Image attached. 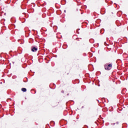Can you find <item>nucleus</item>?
Here are the masks:
<instances>
[{
  "mask_svg": "<svg viewBox=\"0 0 128 128\" xmlns=\"http://www.w3.org/2000/svg\"><path fill=\"white\" fill-rule=\"evenodd\" d=\"M112 65L111 64H108V66L106 64L104 66L105 70H110L112 69Z\"/></svg>",
  "mask_w": 128,
  "mask_h": 128,
  "instance_id": "f257e3e1",
  "label": "nucleus"
},
{
  "mask_svg": "<svg viewBox=\"0 0 128 128\" xmlns=\"http://www.w3.org/2000/svg\"><path fill=\"white\" fill-rule=\"evenodd\" d=\"M32 52H36V50H38V48L34 47L32 49Z\"/></svg>",
  "mask_w": 128,
  "mask_h": 128,
  "instance_id": "f03ea898",
  "label": "nucleus"
},
{
  "mask_svg": "<svg viewBox=\"0 0 128 128\" xmlns=\"http://www.w3.org/2000/svg\"><path fill=\"white\" fill-rule=\"evenodd\" d=\"M22 92H26V88H22Z\"/></svg>",
  "mask_w": 128,
  "mask_h": 128,
  "instance_id": "7ed1b4c3",
  "label": "nucleus"
},
{
  "mask_svg": "<svg viewBox=\"0 0 128 128\" xmlns=\"http://www.w3.org/2000/svg\"><path fill=\"white\" fill-rule=\"evenodd\" d=\"M116 124H118V122H117Z\"/></svg>",
  "mask_w": 128,
  "mask_h": 128,
  "instance_id": "20e7f679",
  "label": "nucleus"
},
{
  "mask_svg": "<svg viewBox=\"0 0 128 128\" xmlns=\"http://www.w3.org/2000/svg\"><path fill=\"white\" fill-rule=\"evenodd\" d=\"M6 13H4V16H6Z\"/></svg>",
  "mask_w": 128,
  "mask_h": 128,
  "instance_id": "39448f33",
  "label": "nucleus"
},
{
  "mask_svg": "<svg viewBox=\"0 0 128 128\" xmlns=\"http://www.w3.org/2000/svg\"><path fill=\"white\" fill-rule=\"evenodd\" d=\"M64 12H66V10H64Z\"/></svg>",
  "mask_w": 128,
  "mask_h": 128,
  "instance_id": "423d86ee",
  "label": "nucleus"
},
{
  "mask_svg": "<svg viewBox=\"0 0 128 128\" xmlns=\"http://www.w3.org/2000/svg\"><path fill=\"white\" fill-rule=\"evenodd\" d=\"M114 125L115 124L114 123Z\"/></svg>",
  "mask_w": 128,
  "mask_h": 128,
  "instance_id": "0eeeda50",
  "label": "nucleus"
}]
</instances>
